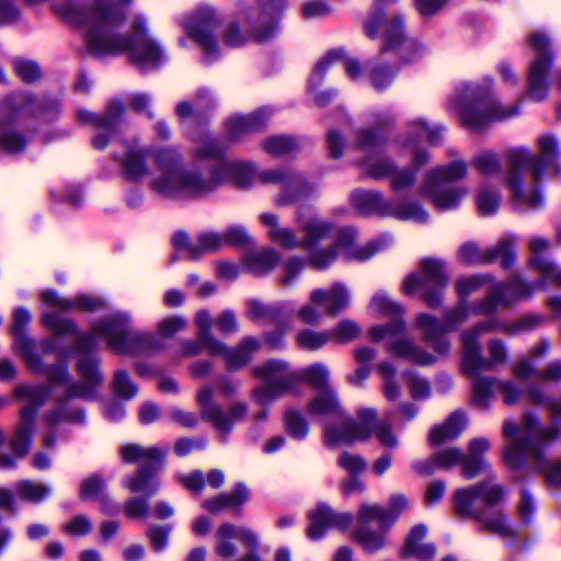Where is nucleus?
<instances>
[{
	"label": "nucleus",
	"mask_w": 561,
	"mask_h": 561,
	"mask_svg": "<svg viewBox=\"0 0 561 561\" xmlns=\"http://www.w3.org/2000/svg\"><path fill=\"white\" fill-rule=\"evenodd\" d=\"M131 0H93L81 7L73 1L56 4V12L83 34L89 49L96 56L126 51L129 60L141 70L157 68L163 53L149 35L146 21L136 16L128 37L117 34L126 20V7Z\"/></svg>",
	"instance_id": "f257e3e1"
},
{
	"label": "nucleus",
	"mask_w": 561,
	"mask_h": 561,
	"mask_svg": "<svg viewBox=\"0 0 561 561\" xmlns=\"http://www.w3.org/2000/svg\"><path fill=\"white\" fill-rule=\"evenodd\" d=\"M157 174L150 180V188L164 197L198 198L225 183L239 187L249 186L255 178L252 165L242 161H218L210 167H184L182 156L174 147L156 151Z\"/></svg>",
	"instance_id": "f03ea898"
},
{
	"label": "nucleus",
	"mask_w": 561,
	"mask_h": 561,
	"mask_svg": "<svg viewBox=\"0 0 561 561\" xmlns=\"http://www.w3.org/2000/svg\"><path fill=\"white\" fill-rule=\"evenodd\" d=\"M539 154H533L525 148L513 149L508 152L510 174L507 185L513 201L517 205L537 208L542 204V197L537 190V182L541 179L547 165L554 167L557 174L561 168L557 163L559 141L552 135H542L538 138Z\"/></svg>",
	"instance_id": "7ed1b4c3"
},
{
	"label": "nucleus",
	"mask_w": 561,
	"mask_h": 561,
	"mask_svg": "<svg viewBox=\"0 0 561 561\" xmlns=\"http://www.w3.org/2000/svg\"><path fill=\"white\" fill-rule=\"evenodd\" d=\"M298 222L302 232V249L310 251L309 263L317 270L327 268L339 254L350 260L363 261L379 250L376 242L356 244V232L351 228L341 229L332 247L318 250L316 248L320 242L334 234L333 226L317 216L304 218L299 215Z\"/></svg>",
	"instance_id": "20e7f679"
},
{
	"label": "nucleus",
	"mask_w": 561,
	"mask_h": 561,
	"mask_svg": "<svg viewBox=\"0 0 561 561\" xmlns=\"http://www.w3.org/2000/svg\"><path fill=\"white\" fill-rule=\"evenodd\" d=\"M252 373L255 377L266 381L252 391L253 400L262 407L286 393L298 396L301 381L310 385L317 392L332 389L329 385V368L320 363L296 373L289 369L287 363L272 359L253 367Z\"/></svg>",
	"instance_id": "39448f33"
},
{
	"label": "nucleus",
	"mask_w": 561,
	"mask_h": 561,
	"mask_svg": "<svg viewBox=\"0 0 561 561\" xmlns=\"http://www.w3.org/2000/svg\"><path fill=\"white\" fill-rule=\"evenodd\" d=\"M368 309L373 314L393 318L386 325L373 327L369 332V339L374 342L387 340V350L396 357L407 359L417 365H430L435 358L426 351L422 350L414 341L403 336L405 323L400 318L403 308L391 299L386 293L377 291L370 299Z\"/></svg>",
	"instance_id": "423d86ee"
},
{
	"label": "nucleus",
	"mask_w": 561,
	"mask_h": 561,
	"mask_svg": "<svg viewBox=\"0 0 561 561\" xmlns=\"http://www.w3.org/2000/svg\"><path fill=\"white\" fill-rule=\"evenodd\" d=\"M493 82L484 79L480 83H468L457 92L453 106L461 123L480 129L493 122H503L519 113V103L504 105L492 93Z\"/></svg>",
	"instance_id": "0eeeda50"
},
{
	"label": "nucleus",
	"mask_w": 561,
	"mask_h": 561,
	"mask_svg": "<svg viewBox=\"0 0 561 561\" xmlns=\"http://www.w3.org/2000/svg\"><path fill=\"white\" fill-rule=\"evenodd\" d=\"M503 434L510 439L504 451V460L508 467L518 468L527 459H533L539 470H545V447L561 436V430L554 424L541 426L536 416L525 414L522 431L514 423L505 422Z\"/></svg>",
	"instance_id": "6e6552de"
},
{
	"label": "nucleus",
	"mask_w": 561,
	"mask_h": 561,
	"mask_svg": "<svg viewBox=\"0 0 561 561\" xmlns=\"http://www.w3.org/2000/svg\"><path fill=\"white\" fill-rule=\"evenodd\" d=\"M504 499L503 488L492 481L478 483L455 493V508L460 515L477 519L480 525L494 534L511 535L505 516L494 506Z\"/></svg>",
	"instance_id": "1a4fd4ad"
},
{
	"label": "nucleus",
	"mask_w": 561,
	"mask_h": 561,
	"mask_svg": "<svg viewBox=\"0 0 561 561\" xmlns=\"http://www.w3.org/2000/svg\"><path fill=\"white\" fill-rule=\"evenodd\" d=\"M410 133H415L417 138H426L431 144H437L440 136V128L430 127L424 121H415L411 123ZM402 146L411 147L413 151V167L397 171L393 163L387 159L366 158L362 162L363 171L374 179H381L386 176L391 178L392 188L403 190L411 186L415 180L416 169L426 163L430 156L426 151L420 150L417 141L414 136L408 135L407 138L401 140Z\"/></svg>",
	"instance_id": "9d476101"
},
{
	"label": "nucleus",
	"mask_w": 561,
	"mask_h": 561,
	"mask_svg": "<svg viewBox=\"0 0 561 561\" xmlns=\"http://www.w3.org/2000/svg\"><path fill=\"white\" fill-rule=\"evenodd\" d=\"M376 417L377 412L374 409L365 408L358 411L356 420L343 417L339 424H327L323 434L324 444L328 447L352 445L368 439L374 432L383 447H397L398 438L391 426L386 422L377 423Z\"/></svg>",
	"instance_id": "9b49d317"
},
{
	"label": "nucleus",
	"mask_w": 561,
	"mask_h": 561,
	"mask_svg": "<svg viewBox=\"0 0 561 561\" xmlns=\"http://www.w3.org/2000/svg\"><path fill=\"white\" fill-rule=\"evenodd\" d=\"M383 2L385 0H379L374 5L365 22V32L370 38L381 35L385 41L383 50L401 46L403 51L413 53L414 56L407 57V61H412L423 51V46L415 41H404L402 16L393 10L385 9Z\"/></svg>",
	"instance_id": "f8f14e48"
},
{
	"label": "nucleus",
	"mask_w": 561,
	"mask_h": 561,
	"mask_svg": "<svg viewBox=\"0 0 561 561\" xmlns=\"http://www.w3.org/2000/svg\"><path fill=\"white\" fill-rule=\"evenodd\" d=\"M168 449L158 447H141L136 444L124 445L121 448V456L125 462H141L137 472L127 478L124 485L131 492H141L150 497L159 489V482L154 479V473L162 467V461Z\"/></svg>",
	"instance_id": "ddd939ff"
},
{
	"label": "nucleus",
	"mask_w": 561,
	"mask_h": 561,
	"mask_svg": "<svg viewBox=\"0 0 561 561\" xmlns=\"http://www.w3.org/2000/svg\"><path fill=\"white\" fill-rule=\"evenodd\" d=\"M129 317L117 312L110 318L95 323L90 334L80 335L76 340V350L88 353L96 347V340L103 339L107 346L117 353H130L133 343L139 340V334L131 333L128 329Z\"/></svg>",
	"instance_id": "4468645a"
},
{
	"label": "nucleus",
	"mask_w": 561,
	"mask_h": 561,
	"mask_svg": "<svg viewBox=\"0 0 561 561\" xmlns=\"http://www.w3.org/2000/svg\"><path fill=\"white\" fill-rule=\"evenodd\" d=\"M351 202L362 214H378L415 222H425L428 217L426 210L417 203L386 201L379 192L375 191H354Z\"/></svg>",
	"instance_id": "2eb2a0df"
},
{
	"label": "nucleus",
	"mask_w": 561,
	"mask_h": 561,
	"mask_svg": "<svg viewBox=\"0 0 561 561\" xmlns=\"http://www.w3.org/2000/svg\"><path fill=\"white\" fill-rule=\"evenodd\" d=\"M448 275L445 263L437 259H423L420 263V272L407 277L402 290L412 295L416 289L423 291V299L431 308H437L442 304V291L446 287Z\"/></svg>",
	"instance_id": "dca6fc26"
},
{
	"label": "nucleus",
	"mask_w": 561,
	"mask_h": 561,
	"mask_svg": "<svg viewBox=\"0 0 561 561\" xmlns=\"http://www.w3.org/2000/svg\"><path fill=\"white\" fill-rule=\"evenodd\" d=\"M14 393L15 397L27 401V404L20 411V421L11 440V448L15 457L22 458L30 449L37 409L46 399L47 391L44 387L38 386H19Z\"/></svg>",
	"instance_id": "f3484780"
},
{
	"label": "nucleus",
	"mask_w": 561,
	"mask_h": 561,
	"mask_svg": "<svg viewBox=\"0 0 561 561\" xmlns=\"http://www.w3.org/2000/svg\"><path fill=\"white\" fill-rule=\"evenodd\" d=\"M468 308L463 305L448 310L440 323L436 318L420 313L415 319V327L423 332L424 341L438 354H446L449 350V342L444 332L455 331L461 323L466 322L471 313H477L474 306ZM478 314H480L478 312Z\"/></svg>",
	"instance_id": "a211bd4d"
},
{
	"label": "nucleus",
	"mask_w": 561,
	"mask_h": 561,
	"mask_svg": "<svg viewBox=\"0 0 561 561\" xmlns=\"http://www.w3.org/2000/svg\"><path fill=\"white\" fill-rule=\"evenodd\" d=\"M529 45L535 50L536 57L531 61L527 78L526 96L540 102L546 99L549 90L547 76L552 64V53L548 37L535 32L528 37Z\"/></svg>",
	"instance_id": "6ab92c4d"
},
{
	"label": "nucleus",
	"mask_w": 561,
	"mask_h": 561,
	"mask_svg": "<svg viewBox=\"0 0 561 561\" xmlns=\"http://www.w3.org/2000/svg\"><path fill=\"white\" fill-rule=\"evenodd\" d=\"M219 23V14L208 4L198 5L183 22L188 36L201 45L207 62H211L218 56L214 32Z\"/></svg>",
	"instance_id": "aec40b11"
},
{
	"label": "nucleus",
	"mask_w": 561,
	"mask_h": 561,
	"mask_svg": "<svg viewBox=\"0 0 561 561\" xmlns=\"http://www.w3.org/2000/svg\"><path fill=\"white\" fill-rule=\"evenodd\" d=\"M547 280L541 279L536 284L523 280L514 276L506 283H497L491 287L489 294L474 306L477 312L491 314L499 307H510L517 300L529 298L537 288H545Z\"/></svg>",
	"instance_id": "412c9836"
},
{
	"label": "nucleus",
	"mask_w": 561,
	"mask_h": 561,
	"mask_svg": "<svg viewBox=\"0 0 561 561\" xmlns=\"http://www.w3.org/2000/svg\"><path fill=\"white\" fill-rule=\"evenodd\" d=\"M255 178L264 184H280L283 190L276 196L275 204L287 206L300 201L313 192L314 186L305 176L291 170L270 169L259 172Z\"/></svg>",
	"instance_id": "4be33fe9"
},
{
	"label": "nucleus",
	"mask_w": 561,
	"mask_h": 561,
	"mask_svg": "<svg viewBox=\"0 0 561 561\" xmlns=\"http://www.w3.org/2000/svg\"><path fill=\"white\" fill-rule=\"evenodd\" d=\"M215 390L210 386H204L197 392L196 400L201 409V416L210 422L218 431L229 432L234 422L244 419L248 405L243 402L232 404L228 413L214 401Z\"/></svg>",
	"instance_id": "5701e85b"
},
{
	"label": "nucleus",
	"mask_w": 561,
	"mask_h": 561,
	"mask_svg": "<svg viewBox=\"0 0 561 561\" xmlns=\"http://www.w3.org/2000/svg\"><path fill=\"white\" fill-rule=\"evenodd\" d=\"M457 256L467 265L489 264L500 260L501 266L508 268L514 263L513 239H503L494 248L485 250L474 242H466L458 249Z\"/></svg>",
	"instance_id": "b1692460"
},
{
	"label": "nucleus",
	"mask_w": 561,
	"mask_h": 561,
	"mask_svg": "<svg viewBox=\"0 0 561 561\" xmlns=\"http://www.w3.org/2000/svg\"><path fill=\"white\" fill-rule=\"evenodd\" d=\"M488 357L481 354L480 344L474 348L462 347V365L467 374L473 375L479 370H492L504 365L508 359V351L505 343L500 339H491L486 345Z\"/></svg>",
	"instance_id": "393cba45"
},
{
	"label": "nucleus",
	"mask_w": 561,
	"mask_h": 561,
	"mask_svg": "<svg viewBox=\"0 0 561 561\" xmlns=\"http://www.w3.org/2000/svg\"><path fill=\"white\" fill-rule=\"evenodd\" d=\"M123 112L124 106L121 102H112L103 115L81 108L77 111V117L81 123L98 128L99 133L92 138V145L95 149H104L108 144V134H113L116 129Z\"/></svg>",
	"instance_id": "a878e982"
},
{
	"label": "nucleus",
	"mask_w": 561,
	"mask_h": 561,
	"mask_svg": "<svg viewBox=\"0 0 561 561\" xmlns=\"http://www.w3.org/2000/svg\"><path fill=\"white\" fill-rule=\"evenodd\" d=\"M309 518L307 536L313 540L321 538L329 527L346 529L353 522L351 513H336L327 504H319L310 512Z\"/></svg>",
	"instance_id": "bb28decb"
},
{
	"label": "nucleus",
	"mask_w": 561,
	"mask_h": 561,
	"mask_svg": "<svg viewBox=\"0 0 561 561\" xmlns=\"http://www.w3.org/2000/svg\"><path fill=\"white\" fill-rule=\"evenodd\" d=\"M31 321V313L25 308H16L13 312L12 334L16 351L23 356L28 367L33 370L38 369L39 359L35 354L33 341L28 339L24 328Z\"/></svg>",
	"instance_id": "cd10ccee"
},
{
	"label": "nucleus",
	"mask_w": 561,
	"mask_h": 561,
	"mask_svg": "<svg viewBox=\"0 0 561 561\" xmlns=\"http://www.w3.org/2000/svg\"><path fill=\"white\" fill-rule=\"evenodd\" d=\"M260 222L267 229L268 240L285 250L302 249V238L289 227L280 224L279 217L273 213H262Z\"/></svg>",
	"instance_id": "c85d7f7f"
},
{
	"label": "nucleus",
	"mask_w": 561,
	"mask_h": 561,
	"mask_svg": "<svg viewBox=\"0 0 561 561\" xmlns=\"http://www.w3.org/2000/svg\"><path fill=\"white\" fill-rule=\"evenodd\" d=\"M271 115L270 108L262 107L250 115L233 116L227 122V137L237 141L249 134L260 131L266 126Z\"/></svg>",
	"instance_id": "c756f323"
},
{
	"label": "nucleus",
	"mask_w": 561,
	"mask_h": 561,
	"mask_svg": "<svg viewBox=\"0 0 561 561\" xmlns=\"http://www.w3.org/2000/svg\"><path fill=\"white\" fill-rule=\"evenodd\" d=\"M551 248L550 242L541 237H534L529 240L531 257L529 265L539 272L543 280H549L561 287V268L552 261L541 254Z\"/></svg>",
	"instance_id": "7c9ffc66"
},
{
	"label": "nucleus",
	"mask_w": 561,
	"mask_h": 561,
	"mask_svg": "<svg viewBox=\"0 0 561 561\" xmlns=\"http://www.w3.org/2000/svg\"><path fill=\"white\" fill-rule=\"evenodd\" d=\"M310 302L323 307L325 313L335 316L346 309L351 297L347 287L343 284H334L329 289H316L310 293Z\"/></svg>",
	"instance_id": "2f4dec72"
},
{
	"label": "nucleus",
	"mask_w": 561,
	"mask_h": 561,
	"mask_svg": "<svg viewBox=\"0 0 561 561\" xmlns=\"http://www.w3.org/2000/svg\"><path fill=\"white\" fill-rule=\"evenodd\" d=\"M77 370L84 382L70 386L68 389L69 396L93 399L95 397V388L102 382V376L98 370L96 362L90 357H82L77 364Z\"/></svg>",
	"instance_id": "473e14b6"
},
{
	"label": "nucleus",
	"mask_w": 561,
	"mask_h": 561,
	"mask_svg": "<svg viewBox=\"0 0 561 561\" xmlns=\"http://www.w3.org/2000/svg\"><path fill=\"white\" fill-rule=\"evenodd\" d=\"M421 191L439 210L456 208L469 193V188L466 186L442 188V185L432 182H424Z\"/></svg>",
	"instance_id": "72a5a7b5"
},
{
	"label": "nucleus",
	"mask_w": 561,
	"mask_h": 561,
	"mask_svg": "<svg viewBox=\"0 0 561 561\" xmlns=\"http://www.w3.org/2000/svg\"><path fill=\"white\" fill-rule=\"evenodd\" d=\"M334 62L341 64L347 77L352 80H357L362 76V67L355 58H344L341 53L332 51L323 57L317 65L310 77V85L316 89L321 84L325 71Z\"/></svg>",
	"instance_id": "f704fd0d"
},
{
	"label": "nucleus",
	"mask_w": 561,
	"mask_h": 561,
	"mask_svg": "<svg viewBox=\"0 0 561 561\" xmlns=\"http://www.w3.org/2000/svg\"><path fill=\"white\" fill-rule=\"evenodd\" d=\"M42 301L47 306L58 308L62 311L79 309L87 312H93L104 307V301L101 298L81 295L75 299H65L53 290H45L41 295Z\"/></svg>",
	"instance_id": "c9c22d12"
},
{
	"label": "nucleus",
	"mask_w": 561,
	"mask_h": 561,
	"mask_svg": "<svg viewBox=\"0 0 561 561\" xmlns=\"http://www.w3.org/2000/svg\"><path fill=\"white\" fill-rule=\"evenodd\" d=\"M124 153L114 156L119 160L124 174L130 180H139L148 174L146 164L147 150L137 145L123 144Z\"/></svg>",
	"instance_id": "e433bc0d"
},
{
	"label": "nucleus",
	"mask_w": 561,
	"mask_h": 561,
	"mask_svg": "<svg viewBox=\"0 0 561 561\" xmlns=\"http://www.w3.org/2000/svg\"><path fill=\"white\" fill-rule=\"evenodd\" d=\"M490 448V442L486 438L479 437L470 440L468 454L463 459V477L472 479L480 473L486 472L490 468L488 461L482 457Z\"/></svg>",
	"instance_id": "4c0bfd02"
},
{
	"label": "nucleus",
	"mask_w": 561,
	"mask_h": 561,
	"mask_svg": "<svg viewBox=\"0 0 561 561\" xmlns=\"http://www.w3.org/2000/svg\"><path fill=\"white\" fill-rule=\"evenodd\" d=\"M279 252L271 247L248 253L243 257L245 268L254 275H265L279 263Z\"/></svg>",
	"instance_id": "58836bf2"
},
{
	"label": "nucleus",
	"mask_w": 561,
	"mask_h": 561,
	"mask_svg": "<svg viewBox=\"0 0 561 561\" xmlns=\"http://www.w3.org/2000/svg\"><path fill=\"white\" fill-rule=\"evenodd\" d=\"M260 348V343L254 337H244L236 348H227L217 355L224 356L227 367L230 370H237L245 366L252 355Z\"/></svg>",
	"instance_id": "ea45409f"
},
{
	"label": "nucleus",
	"mask_w": 561,
	"mask_h": 561,
	"mask_svg": "<svg viewBox=\"0 0 561 561\" xmlns=\"http://www.w3.org/2000/svg\"><path fill=\"white\" fill-rule=\"evenodd\" d=\"M465 427V415L460 412H454L443 424L432 428L428 435V442L431 445H440L445 442L453 440L458 437Z\"/></svg>",
	"instance_id": "a19ab883"
},
{
	"label": "nucleus",
	"mask_w": 561,
	"mask_h": 561,
	"mask_svg": "<svg viewBox=\"0 0 561 561\" xmlns=\"http://www.w3.org/2000/svg\"><path fill=\"white\" fill-rule=\"evenodd\" d=\"M427 533L425 525H416L411 528L405 540L401 556L403 558L414 557L423 561H428L435 556L434 546H417L416 541H421Z\"/></svg>",
	"instance_id": "79ce46f5"
},
{
	"label": "nucleus",
	"mask_w": 561,
	"mask_h": 561,
	"mask_svg": "<svg viewBox=\"0 0 561 561\" xmlns=\"http://www.w3.org/2000/svg\"><path fill=\"white\" fill-rule=\"evenodd\" d=\"M310 415H341L342 409L333 389H325L317 392L308 403L307 408Z\"/></svg>",
	"instance_id": "37998d69"
},
{
	"label": "nucleus",
	"mask_w": 561,
	"mask_h": 561,
	"mask_svg": "<svg viewBox=\"0 0 561 561\" xmlns=\"http://www.w3.org/2000/svg\"><path fill=\"white\" fill-rule=\"evenodd\" d=\"M506 328H508V323L502 322L496 318L485 319L461 333V346H468L473 350L476 344H480L479 339L482 334L489 332L506 333Z\"/></svg>",
	"instance_id": "c03bdc74"
},
{
	"label": "nucleus",
	"mask_w": 561,
	"mask_h": 561,
	"mask_svg": "<svg viewBox=\"0 0 561 561\" xmlns=\"http://www.w3.org/2000/svg\"><path fill=\"white\" fill-rule=\"evenodd\" d=\"M467 164L462 160H455L447 165L432 169L424 182L433 184L451 183L463 179L467 175Z\"/></svg>",
	"instance_id": "a18cd8bd"
},
{
	"label": "nucleus",
	"mask_w": 561,
	"mask_h": 561,
	"mask_svg": "<svg viewBox=\"0 0 561 561\" xmlns=\"http://www.w3.org/2000/svg\"><path fill=\"white\" fill-rule=\"evenodd\" d=\"M195 325L197 328L201 342L209 354H218L225 351V344L211 334V317L207 310L197 311L195 316Z\"/></svg>",
	"instance_id": "49530a36"
},
{
	"label": "nucleus",
	"mask_w": 561,
	"mask_h": 561,
	"mask_svg": "<svg viewBox=\"0 0 561 561\" xmlns=\"http://www.w3.org/2000/svg\"><path fill=\"white\" fill-rule=\"evenodd\" d=\"M496 391V378L478 377L472 383V403L479 409H486Z\"/></svg>",
	"instance_id": "de8ad7c7"
},
{
	"label": "nucleus",
	"mask_w": 561,
	"mask_h": 561,
	"mask_svg": "<svg viewBox=\"0 0 561 561\" xmlns=\"http://www.w3.org/2000/svg\"><path fill=\"white\" fill-rule=\"evenodd\" d=\"M236 526L230 523H224L217 528L215 533V552L217 556L224 559L236 556L237 547L232 542V539L236 538Z\"/></svg>",
	"instance_id": "09e8293b"
},
{
	"label": "nucleus",
	"mask_w": 561,
	"mask_h": 561,
	"mask_svg": "<svg viewBox=\"0 0 561 561\" xmlns=\"http://www.w3.org/2000/svg\"><path fill=\"white\" fill-rule=\"evenodd\" d=\"M526 399L531 404L548 409L553 420L561 416V401L558 402L552 397L548 396L543 391L542 387L538 385L528 387L526 391Z\"/></svg>",
	"instance_id": "8fccbe9b"
},
{
	"label": "nucleus",
	"mask_w": 561,
	"mask_h": 561,
	"mask_svg": "<svg viewBox=\"0 0 561 561\" xmlns=\"http://www.w3.org/2000/svg\"><path fill=\"white\" fill-rule=\"evenodd\" d=\"M357 519L359 526H367L368 523L376 520L381 531H386L390 528L389 522L386 515V510L380 505L364 503L357 511Z\"/></svg>",
	"instance_id": "3c124183"
},
{
	"label": "nucleus",
	"mask_w": 561,
	"mask_h": 561,
	"mask_svg": "<svg viewBox=\"0 0 561 561\" xmlns=\"http://www.w3.org/2000/svg\"><path fill=\"white\" fill-rule=\"evenodd\" d=\"M25 138L11 125L0 122V147L8 153H18L25 148Z\"/></svg>",
	"instance_id": "603ef678"
},
{
	"label": "nucleus",
	"mask_w": 561,
	"mask_h": 561,
	"mask_svg": "<svg viewBox=\"0 0 561 561\" xmlns=\"http://www.w3.org/2000/svg\"><path fill=\"white\" fill-rule=\"evenodd\" d=\"M15 492L24 501L38 503L49 495L50 488L31 480H22L15 484Z\"/></svg>",
	"instance_id": "864d4df0"
},
{
	"label": "nucleus",
	"mask_w": 561,
	"mask_h": 561,
	"mask_svg": "<svg viewBox=\"0 0 561 561\" xmlns=\"http://www.w3.org/2000/svg\"><path fill=\"white\" fill-rule=\"evenodd\" d=\"M282 306L265 305L257 300L248 302V317L260 322H276L280 318Z\"/></svg>",
	"instance_id": "5fc2aeb1"
},
{
	"label": "nucleus",
	"mask_w": 561,
	"mask_h": 561,
	"mask_svg": "<svg viewBox=\"0 0 561 561\" xmlns=\"http://www.w3.org/2000/svg\"><path fill=\"white\" fill-rule=\"evenodd\" d=\"M331 341L329 331L301 330L296 335V342L302 350L314 351Z\"/></svg>",
	"instance_id": "6e6d98bb"
},
{
	"label": "nucleus",
	"mask_w": 561,
	"mask_h": 561,
	"mask_svg": "<svg viewBox=\"0 0 561 561\" xmlns=\"http://www.w3.org/2000/svg\"><path fill=\"white\" fill-rule=\"evenodd\" d=\"M354 538L367 552H376L386 545L385 536L369 529L368 526H358L354 533Z\"/></svg>",
	"instance_id": "4d7b16f0"
},
{
	"label": "nucleus",
	"mask_w": 561,
	"mask_h": 561,
	"mask_svg": "<svg viewBox=\"0 0 561 561\" xmlns=\"http://www.w3.org/2000/svg\"><path fill=\"white\" fill-rule=\"evenodd\" d=\"M106 484L100 476H91L80 484V497L82 500H105Z\"/></svg>",
	"instance_id": "13d9d810"
},
{
	"label": "nucleus",
	"mask_w": 561,
	"mask_h": 561,
	"mask_svg": "<svg viewBox=\"0 0 561 561\" xmlns=\"http://www.w3.org/2000/svg\"><path fill=\"white\" fill-rule=\"evenodd\" d=\"M491 275H472L457 280L456 291L461 300L477 293L482 286L492 282Z\"/></svg>",
	"instance_id": "bf43d9fd"
},
{
	"label": "nucleus",
	"mask_w": 561,
	"mask_h": 561,
	"mask_svg": "<svg viewBox=\"0 0 561 561\" xmlns=\"http://www.w3.org/2000/svg\"><path fill=\"white\" fill-rule=\"evenodd\" d=\"M287 432L295 438H305L308 434V423L305 416L295 409H289L284 415Z\"/></svg>",
	"instance_id": "052dcab7"
},
{
	"label": "nucleus",
	"mask_w": 561,
	"mask_h": 561,
	"mask_svg": "<svg viewBox=\"0 0 561 561\" xmlns=\"http://www.w3.org/2000/svg\"><path fill=\"white\" fill-rule=\"evenodd\" d=\"M545 322V317L536 313L524 314L515 321L508 323L506 334L517 335L525 332L533 331L539 328Z\"/></svg>",
	"instance_id": "680f3d73"
},
{
	"label": "nucleus",
	"mask_w": 561,
	"mask_h": 561,
	"mask_svg": "<svg viewBox=\"0 0 561 561\" xmlns=\"http://www.w3.org/2000/svg\"><path fill=\"white\" fill-rule=\"evenodd\" d=\"M297 142L289 136L270 137L263 142V149L275 157H280L294 151Z\"/></svg>",
	"instance_id": "e2e57ef3"
},
{
	"label": "nucleus",
	"mask_w": 561,
	"mask_h": 561,
	"mask_svg": "<svg viewBox=\"0 0 561 561\" xmlns=\"http://www.w3.org/2000/svg\"><path fill=\"white\" fill-rule=\"evenodd\" d=\"M112 389L115 396L124 400L134 398L138 391L128 374L124 370H117L114 374Z\"/></svg>",
	"instance_id": "0e129e2a"
},
{
	"label": "nucleus",
	"mask_w": 561,
	"mask_h": 561,
	"mask_svg": "<svg viewBox=\"0 0 561 561\" xmlns=\"http://www.w3.org/2000/svg\"><path fill=\"white\" fill-rule=\"evenodd\" d=\"M329 333L331 334L332 341L339 344H344L359 335L360 327L353 320L344 319L339 322L332 331H329Z\"/></svg>",
	"instance_id": "69168bd1"
},
{
	"label": "nucleus",
	"mask_w": 561,
	"mask_h": 561,
	"mask_svg": "<svg viewBox=\"0 0 561 561\" xmlns=\"http://www.w3.org/2000/svg\"><path fill=\"white\" fill-rule=\"evenodd\" d=\"M305 266V261L298 256L287 259L282 265L279 274V283L284 287L291 286L298 276L301 274Z\"/></svg>",
	"instance_id": "338daca9"
},
{
	"label": "nucleus",
	"mask_w": 561,
	"mask_h": 561,
	"mask_svg": "<svg viewBox=\"0 0 561 561\" xmlns=\"http://www.w3.org/2000/svg\"><path fill=\"white\" fill-rule=\"evenodd\" d=\"M411 507V501L402 493H394L388 500L386 515L391 527L397 519Z\"/></svg>",
	"instance_id": "774afa93"
}]
</instances>
